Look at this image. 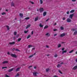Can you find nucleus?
Here are the masks:
<instances>
[{
  "label": "nucleus",
  "instance_id": "30",
  "mask_svg": "<svg viewBox=\"0 0 77 77\" xmlns=\"http://www.w3.org/2000/svg\"><path fill=\"white\" fill-rule=\"evenodd\" d=\"M73 51H74V50H72L71 51H70L69 52V53H72V52H73Z\"/></svg>",
  "mask_w": 77,
  "mask_h": 77
},
{
  "label": "nucleus",
  "instance_id": "56",
  "mask_svg": "<svg viewBox=\"0 0 77 77\" xmlns=\"http://www.w3.org/2000/svg\"><path fill=\"white\" fill-rule=\"evenodd\" d=\"M60 64H61V65H62V64H63V62H62Z\"/></svg>",
  "mask_w": 77,
  "mask_h": 77
},
{
  "label": "nucleus",
  "instance_id": "38",
  "mask_svg": "<svg viewBox=\"0 0 77 77\" xmlns=\"http://www.w3.org/2000/svg\"><path fill=\"white\" fill-rule=\"evenodd\" d=\"M77 31H75L74 32V35H76V34H77Z\"/></svg>",
  "mask_w": 77,
  "mask_h": 77
},
{
  "label": "nucleus",
  "instance_id": "5",
  "mask_svg": "<svg viewBox=\"0 0 77 77\" xmlns=\"http://www.w3.org/2000/svg\"><path fill=\"white\" fill-rule=\"evenodd\" d=\"M73 16H74V14H70L69 16V18L72 19V17H73Z\"/></svg>",
  "mask_w": 77,
  "mask_h": 77
},
{
  "label": "nucleus",
  "instance_id": "59",
  "mask_svg": "<svg viewBox=\"0 0 77 77\" xmlns=\"http://www.w3.org/2000/svg\"><path fill=\"white\" fill-rule=\"evenodd\" d=\"M54 77H58V76L55 75L54 76Z\"/></svg>",
  "mask_w": 77,
  "mask_h": 77
},
{
  "label": "nucleus",
  "instance_id": "14",
  "mask_svg": "<svg viewBox=\"0 0 77 77\" xmlns=\"http://www.w3.org/2000/svg\"><path fill=\"white\" fill-rule=\"evenodd\" d=\"M47 14V12H44L43 14V16L44 17Z\"/></svg>",
  "mask_w": 77,
  "mask_h": 77
},
{
  "label": "nucleus",
  "instance_id": "20",
  "mask_svg": "<svg viewBox=\"0 0 77 77\" xmlns=\"http://www.w3.org/2000/svg\"><path fill=\"white\" fill-rule=\"evenodd\" d=\"M74 10H72L70 11V13H73V12H75Z\"/></svg>",
  "mask_w": 77,
  "mask_h": 77
},
{
  "label": "nucleus",
  "instance_id": "34",
  "mask_svg": "<svg viewBox=\"0 0 77 77\" xmlns=\"http://www.w3.org/2000/svg\"><path fill=\"white\" fill-rule=\"evenodd\" d=\"M2 15H5L6 14V13L5 12H3L2 13Z\"/></svg>",
  "mask_w": 77,
  "mask_h": 77
},
{
  "label": "nucleus",
  "instance_id": "33",
  "mask_svg": "<svg viewBox=\"0 0 77 77\" xmlns=\"http://www.w3.org/2000/svg\"><path fill=\"white\" fill-rule=\"evenodd\" d=\"M25 19V20H29V19H30V18L29 17H26Z\"/></svg>",
  "mask_w": 77,
  "mask_h": 77
},
{
  "label": "nucleus",
  "instance_id": "22",
  "mask_svg": "<svg viewBox=\"0 0 77 77\" xmlns=\"http://www.w3.org/2000/svg\"><path fill=\"white\" fill-rule=\"evenodd\" d=\"M31 36L30 35H28V36H27L26 37L27 39H29V38H30Z\"/></svg>",
  "mask_w": 77,
  "mask_h": 77
},
{
  "label": "nucleus",
  "instance_id": "21",
  "mask_svg": "<svg viewBox=\"0 0 77 77\" xmlns=\"http://www.w3.org/2000/svg\"><path fill=\"white\" fill-rule=\"evenodd\" d=\"M60 29L61 30H63V29H64V28H63V27L62 26H61Z\"/></svg>",
  "mask_w": 77,
  "mask_h": 77
},
{
  "label": "nucleus",
  "instance_id": "4",
  "mask_svg": "<svg viewBox=\"0 0 77 77\" xmlns=\"http://www.w3.org/2000/svg\"><path fill=\"white\" fill-rule=\"evenodd\" d=\"M66 21L68 23H70V22H71V19H70L68 18L67 19V20H66Z\"/></svg>",
  "mask_w": 77,
  "mask_h": 77
},
{
  "label": "nucleus",
  "instance_id": "42",
  "mask_svg": "<svg viewBox=\"0 0 77 77\" xmlns=\"http://www.w3.org/2000/svg\"><path fill=\"white\" fill-rule=\"evenodd\" d=\"M5 68H7V67H2V69H4Z\"/></svg>",
  "mask_w": 77,
  "mask_h": 77
},
{
  "label": "nucleus",
  "instance_id": "23",
  "mask_svg": "<svg viewBox=\"0 0 77 77\" xmlns=\"http://www.w3.org/2000/svg\"><path fill=\"white\" fill-rule=\"evenodd\" d=\"M60 66H61L60 64H58L57 66V68H59V67H60Z\"/></svg>",
  "mask_w": 77,
  "mask_h": 77
},
{
  "label": "nucleus",
  "instance_id": "37",
  "mask_svg": "<svg viewBox=\"0 0 77 77\" xmlns=\"http://www.w3.org/2000/svg\"><path fill=\"white\" fill-rule=\"evenodd\" d=\"M39 11L40 13H42V12L44 11V10H40Z\"/></svg>",
  "mask_w": 77,
  "mask_h": 77
},
{
  "label": "nucleus",
  "instance_id": "26",
  "mask_svg": "<svg viewBox=\"0 0 77 77\" xmlns=\"http://www.w3.org/2000/svg\"><path fill=\"white\" fill-rule=\"evenodd\" d=\"M15 51H20L19 50H18V49H15Z\"/></svg>",
  "mask_w": 77,
  "mask_h": 77
},
{
  "label": "nucleus",
  "instance_id": "15",
  "mask_svg": "<svg viewBox=\"0 0 77 77\" xmlns=\"http://www.w3.org/2000/svg\"><path fill=\"white\" fill-rule=\"evenodd\" d=\"M30 27V24H29L28 25H27L26 27V29H28V28H29V27Z\"/></svg>",
  "mask_w": 77,
  "mask_h": 77
},
{
  "label": "nucleus",
  "instance_id": "18",
  "mask_svg": "<svg viewBox=\"0 0 77 77\" xmlns=\"http://www.w3.org/2000/svg\"><path fill=\"white\" fill-rule=\"evenodd\" d=\"M6 27H7V29L8 30H9L10 28H9V26H6Z\"/></svg>",
  "mask_w": 77,
  "mask_h": 77
},
{
  "label": "nucleus",
  "instance_id": "64",
  "mask_svg": "<svg viewBox=\"0 0 77 77\" xmlns=\"http://www.w3.org/2000/svg\"><path fill=\"white\" fill-rule=\"evenodd\" d=\"M76 62H77V59H76Z\"/></svg>",
  "mask_w": 77,
  "mask_h": 77
},
{
  "label": "nucleus",
  "instance_id": "55",
  "mask_svg": "<svg viewBox=\"0 0 77 77\" xmlns=\"http://www.w3.org/2000/svg\"><path fill=\"white\" fill-rule=\"evenodd\" d=\"M46 48H49V46L48 45H46Z\"/></svg>",
  "mask_w": 77,
  "mask_h": 77
},
{
  "label": "nucleus",
  "instance_id": "16",
  "mask_svg": "<svg viewBox=\"0 0 77 77\" xmlns=\"http://www.w3.org/2000/svg\"><path fill=\"white\" fill-rule=\"evenodd\" d=\"M19 15L21 18H23V14L20 13Z\"/></svg>",
  "mask_w": 77,
  "mask_h": 77
},
{
  "label": "nucleus",
  "instance_id": "35",
  "mask_svg": "<svg viewBox=\"0 0 77 77\" xmlns=\"http://www.w3.org/2000/svg\"><path fill=\"white\" fill-rule=\"evenodd\" d=\"M49 70H50V69H46V72H48V71Z\"/></svg>",
  "mask_w": 77,
  "mask_h": 77
},
{
  "label": "nucleus",
  "instance_id": "31",
  "mask_svg": "<svg viewBox=\"0 0 77 77\" xmlns=\"http://www.w3.org/2000/svg\"><path fill=\"white\" fill-rule=\"evenodd\" d=\"M45 35H46V36H47V35H48V36H50V34H49V33H48Z\"/></svg>",
  "mask_w": 77,
  "mask_h": 77
},
{
  "label": "nucleus",
  "instance_id": "61",
  "mask_svg": "<svg viewBox=\"0 0 77 77\" xmlns=\"http://www.w3.org/2000/svg\"><path fill=\"white\" fill-rule=\"evenodd\" d=\"M56 24H57V23H55L54 24V25L55 26H56Z\"/></svg>",
  "mask_w": 77,
  "mask_h": 77
},
{
  "label": "nucleus",
  "instance_id": "9",
  "mask_svg": "<svg viewBox=\"0 0 77 77\" xmlns=\"http://www.w3.org/2000/svg\"><path fill=\"white\" fill-rule=\"evenodd\" d=\"M38 74V73L37 72H34L33 73V74L35 75V76H36L37 75L36 74Z\"/></svg>",
  "mask_w": 77,
  "mask_h": 77
},
{
  "label": "nucleus",
  "instance_id": "41",
  "mask_svg": "<svg viewBox=\"0 0 77 77\" xmlns=\"http://www.w3.org/2000/svg\"><path fill=\"white\" fill-rule=\"evenodd\" d=\"M48 20H50V18H48V19H47V20H46L45 21H46V22H47V21H48Z\"/></svg>",
  "mask_w": 77,
  "mask_h": 77
},
{
  "label": "nucleus",
  "instance_id": "11",
  "mask_svg": "<svg viewBox=\"0 0 77 77\" xmlns=\"http://www.w3.org/2000/svg\"><path fill=\"white\" fill-rule=\"evenodd\" d=\"M8 63V61H5L4 62H3L2 63L4 64L5 63Z\"/></svg>",
  "mask_w": 77,
  "mask_h": 77
},
{
  "label": "nucleus",
  "instance_id": "40",
  "mask_svg": "<svg viewBox=\"0 0 77 77\" xmlns=\"http://www.w3.org/2000/svg\"><path fill=\"white\" fill-rule=\"evenodd\" d=\"M32 45H28V47L29 48H31V47H32Z\"/></svg>",
  "mask_w": 77,
  "mask_h": 77
},
{
  "label": "nucleus",
  "instance_id": "58",
  "mask_svg": "<svg viewBox=\"0 0 77 77\" xmlns=\"http://www.w3.org/2000/svg\"><path fill=\"white\" fill-rule=\"evenodd\" d=\"M8 55H10V53L9 52H8Z\"/></svg>",
  "mask_w": 77,
  "mask_h": 77
},
{
  "label": "nucleus",
  "instance_id": "1",
  "mask_svg": "<svg viewBox=\"0 0 77 77\" xmlns=\"http://www.w3.org/2000/svg\"><path fill=\"white\" fill-rule=\"evenodd\" d=\"M65 35H66V33H64L61 34L60 35V37H63V36H65Z\"/></svg>",
  "mask_w": 77,
  "mask_h": 77
},
{
  "label": "nucleus",
  "instance_id": "53",
  "mask_svg": "<svg viewBox=\"0 0 77 77\" xmlns=\"http://www.w3.org/2000/svg\"><path fill=\"white\" fill-rule=\"evenodd\" d=\"M31 35H33V31H32L31 32Z\"/></svg>",
  "mask_w": 77,
  "mask_h": 77
},
{
  "label": "nucleus",
  "instance_id": "51",
  "mask_svg": "<svg viewBox=\"0 0 77 77\" xmlns=\"http://www.w3.org/2000/svg\"><path fill=\"white\" fill-rule=\"evenodd\" d=\"M32 67V66H29L28 68H30Z\"/></svg>",
  "mask_w": 77,
  "mask_h": 77
},
{
  "label": "nucleus",
  "instance_id": "48",
  "mask_svg": "<svg viewBox=\"0 0 77 77\" xmlns=\"http://www.w3.org/2000/svg\"><path fill=\"white\" fill-rule=\"evenodd\" d=\"M64 50H65V48H63L62 49V51H64Z\"/></svg>",
  "mask_w": 77,
  "mask_h": 77
},
{
  "label": "nucleus",
  "instance_id": "39",
  "mask_svg": "<svg viewBox=\"0 0 77 77\" xmlns=\"http://www.w3.org/2000/svg\"><path fill=\"white\" fill-rule=\"evenodd\" d=\"M59 72L60 73V74H63L62 73V72H61V71H60V70H59Z\"/></svg>",
  "mask_w": 77,
  "mask_h": 77
},
{
  "label": "nucleus",
  "instance_id": "13",
  "mask_svg": "<svg viewBox=\"0 0 77 77\" xmlns=\"http://www.w3.org/2000/svg\"><path fill=\"white\" fill-rule=\"evenodd\" d=\"M77 68V66H76L72 68V69H74V70L76 69Z\"/></svg>",
  "mask_w": 77,
  "mask_h": 77
},
{
  "label": "nucleus",
  "instance_id": "52",
  "mask_svg": "<svg viewBox=\"0 0 77 77\" xmlns=\"http://www.w3.org/2000/svg\"><path fill=\"white\" fill-rule=\"evenodd\" d=\"M57 36V34H55L54 35V36Z\"/></svg>",
  "mask_w": 77,
  "mask_h": 77
},
{
  "label": "nucleus",
  "instance_id": "43",
  "mask_svg": "<svg viewBox=\"0 0 77 77\" xmlns=\"http://www.w3.org/2000/svg\"><path fill=\"white\" fill-rule=\"evenodd\" d=\"M39 10H44V8H40Z\"/></svg>",
  "mask_w": 77,
  "mask_h": 77
},
{
  "label": "nucleus",
  "instance_id": "29",
  "mask_svg": "<svg viewBox=\"0 0 77 77\" xmlns=\"http://www.w3.org/2000/svg\"><path fill=\"white\" fill-rule=\"evenodd\" d=\"M40 4H42L43 3V2L42 1V0H40Z\"/></svg>",
  "mask_w": 77,
  "mask_h": 77
},
{
  "label": "nucleus",
  "instance_id": "50",
  "mask_svg": "<svg viewBox=\"0 0 77 77\" xmlns=\"http://www.w3.org/2000/svg\"><path fill=\"white\" fill-rule=\"evenodd\" d=\"M66 19V18L65 17H63V20H65Z\"/></svg>",
  "mask_w": 77,
  "mask_h": 77
},
{
  "label": "nucleus",
  "instance_id": "36",
  "mask_svg": "<svg viewBox=\"0 0 77 77\" xmlns=\"http://www.w3.org/2000/svg\"><path fill=\"white\" fill-rule=\"evenodd\" d=\"M21 38H19V39H18V42H20V41H21Z\"/></svg>",
  "mask_w": 77,
  "mask_h": 77
},
{
  "label": "nucleus",
  "instance_id": "54",
  "mask_svg": "<svg viewBox=\"0 0 77 77\" xmlns=\"http://www.w3.org/2000/svg\"><path fill=\"white\" fill-rule=\"evenodd\" d=\"M57 30V29H54V32H55V31H56Z\"/></svg>",
  "mask_w": 77,
  "mask_h": 77
},
{
  "label": "nucleus",
  "instance_id": "2",
  "mask_svg": "<svg viewBox=\"0 0 77 77\" xmlns=\"http://www.w3.org/2000/svg\"><path fill=\"white\" fill-rule=\"evenodd\" d=\"M11 56L13 57H15V58H17V55L15 54H11Z\"/></svg>",
  "mask_w": 77,
  "mask_h": 77
},
{
  "label": "nucleus",
  "instance_id": "62",
  "mask_svg": "<svg viewBox=\"0 0 77 77\" xmlns=\"http://www.w3.org/2000/svg\"><path fill=\"white\" fill-rule=\"evenodd\" d=\"M35 48H32V50H35Z\"/></svg>",
  "mask_w": 77,
  "mask_h": 77
},
{
  "label": "nucleus",
  "instance_id": "7",
  "mask_svg": "<svg viewBox=\"0 0 77 77\" xmlns=\"http://www.w3.org/2000/svg\"><path fill=\"white\" fill-rule=\"evenodd\" d=\"M35 54H36V53H34V54H33L32 55H31L29 56V58H32V57L33 56H34V55H35Z\"/></svg>",
  "mask_w": 77,
  "mask_h": 77
},
{
  "label": "nucleus",
  "instance_id": "47",
  "mask_svg": "<svg viewBox=\"0 0 77 77\" xmlns=\"http://www.w3.org/2000/svg\"><path fill=\"white\" fill-rule=\"evenodd\" d=\"M72 2H74L76 1V0H72Z\"/></svg>",
  "mask_w": 77,
  "mask_h": 77
},
{
  "label": "nucleus",
  "instance_id": "8",
  "mask_svg": "<svg viewBox=\"0 0 77 77\" xmlns=\"http://www.w3.org/2000/svg\"><path fill=\"white\" fill-rule=\"evenodd\" d=\"M38 19H39V17L38 16H37L36 18H35V21H36L37 20H38Z\"/></svg>",
  "mask_w": 77,
  "mask_h": 77
},
{
  "label": "nucleus",
  "instance_id": "3",
  "mask_svg": "<svg viewBox=\"0 0 77 77\" xmlns=\"http://www.w3.org/2000/svg\"><path fill=\"white\" fill-rule=\"evenodd\" d=\"M11 7H12V6L14 7L15 6V3H14L13 2H11Z\"/></svg>",
  "mask_w": 77,
  "mask_h": 77
},
{
  "label": "nucleus",
  "instance_id": "19",
  "mask_svg": "<svg viewBox=\"0 0 77 77\" xmlns=\"http://www.w3.org/2000/svg\"><path fill=\"white\" fill-rule=\"evenodd\" d=\"M48 27V26L47 25H46L44 27V29H47Z\"/></svg>",
  "mask_w": 77,
  "mask_h": 77
},
{
  "label": "nucleus",
  "instance_id": "60",
  "mask_svg": "<svg viewBox=\"0 0 77 77\" xmlns=\"http://www.w3.org/2000/svg\"><path fill=\"white\" fill-rule=\"evenodd\" d=\"M34 69H36V67L34 66Z\"/></svg>",
  "mask_w": 77,
  "mask_h": 77
},
{
  "label": "nucleus",
  "instance_id": "57",
  "mask_svg": "<svg viewBox=\"0 0 77 77\" xmlns=\"http://www.w3.org/2000/svg\"><path fill=\"white\" fill-rule=\"evenodd\" d=\"M66 14H69V11H67L66 12Z\"/></svg>",
  "mask_w": 77,
  "mask_h": 77
},
{
  "label": "nucleus",
  "instance_id": "6",
  "mask_svg": "<svg viewBox=\"0 0 77 77\" xmlns=\"http://www.w3.org/2000/svg\"><path fill=\"white\" fill-rule=\"evenodd\" d=\"M15 44V42H10L9 43V44H10V45H14Z\"/></svg>",
  "mask_w": 77,
  "mask_h": 77
},
{
  "label": "nucleus",
  "instance_id": "27",
  "mask_svg": "<svg viewBox=\"0 0 77 77\" xmlns=\"http://www.w3.org/2000/svg\"><path fill=\"white\" fill-rule=\"evenodd\" d=\"M61 47V45L60 44H59L58 46V48H59L60 47Z\"/></svg>",
  "mask_w": 77,
  "mask_h": 77
},
{
  "label": "nucleus",
  "instance_id": "25",
  "mask_svg": "<svg viewBox=\"0 0 77 77\" xmlns=\"http://www.w3.org/2000/svg\"><path fill=\"white\" fill-rule=\"evenodd\" d=\"M17 32H14V35L15 36V35H17Z\"/></svg>",
  "mask_w": 77,
  "mask_h": 77
},
{
  "label": "nucleus",
  "instance_id": "10",
  "mask_svg": "<svg viewBox=\"0 0 77 77\" xmlns=\"http://www.w3.org/2000/svg\"><path fill=\"white\" fill-rule=\"evenodd\" d=\"M13 70H14V69L12 68V69H9L8 70V71L9 72H11V71H13Z\"/></svg>",
  "mask_w": 77,
  "mask_h": 77
},
{
  "label": "nucleus",
  "instance_id": "49",
  "mask_svg": "<svg viewBox=\"0 0 77 77\" xmlns=\"http://www.w3.org/2000/svg\"><path fill=\"white\" fill-rule=\"evenodd\" d=\"M30 2H31V3H32V5H33V4H34V2H33L30 1Z\"/></svg>",
  "mask_w": 77,
  "mask_h": 77
},
{
  "label": "nucleus",
  "instance_id": "28",
  "mask_svg": "<svg viewBox=\"0 0 77 77\" xmlns=\"http://www.w3.org/2000/svg\"><path fill=\"white\" fill-rule=\"evenodd\" d=\"M20 75V74L18 73H17L16 75L15 76V77H17V76H19Z\"/></svg>",
  "mask_w": 77,
  "mask_h": 77
},
{
  "label": "nucleus",
  "instance_id": "44",
  "mask_svg": "<svg viewBox=\"0 0 77 77\" xmlns=\"http://www.w3.org/2000/svg\"><path fill=\"white\" fill-rule=\"evenodd\" d=\"M54 57H57V54H56L54 55Z\"/></svg>",
  "mask_w": 77,
  "mask_h": 77
},
{
  "label": "nucleus",
  "instance_id": "32",
  "mask_svg": "<svg viewBox=\"0 0 77 77\" xmlns=\"http://www.w3.org/2000/svg\"><path fill=\"white\" fill-rule=\"evenodd\" d=\"M29 32V31L28 30H27V31H24V33H27V32Z\"/></svg>",
  "mask_w": 77,
  "mask_h": 77
},
{
  "label": "nucleus",
  "instance_id": "45",
  "mask_svg": "<svg viewBox=\"0 0 77 77\" xmlns=\"http://www.w3.org/2000/svg\"><path fill=\"white\" fill-rule=\"evenodd\" d=\"M17 38H18L19 37V35L18 34L16 35Z\"/></svg>",
  "mask_w": 77,
  "mask_h": 77
},
{
  "label": "nucleus",
  "instance_id": "17",
  "mask_svg": "<svg viewBox=\"0 0 77 77\" xmlns=\"http://www.w3.org/2000/svg\"><path fill=\"white\" fill-rule=\"evenodd\" d=\"M66 51H66V50L64 51H62V54H63L64 53H66Z\"/></svg>",
  "mask_w": 77,
  "mask_h": 77
},
{
  "label": "nucleus",
  "instance_id": "12",
  "mask_svg": "<svg viewBox=\"0 0 77 77\" xmlns=\"http://www.w3.org/2000/svg\"><path fill=\"white\" fill-rule=\"evenodd\" d=\"M20 68H20V67L17 68L16 70V72H17V71H20Z\"/></svg>",
  "mask_w": 77,
  "mask_h": 77
},
{
  "label": "nucleus",
  "instance_id": "24",
  "mask_svg": "<svg viewBox=\"0 0 77 77\" xmlns=\"http://www.w3.org/2000/svg\"><path fill=\"white\" fill-rule=\"evenodd\" d=\"M39 26L40 27H42L43 26V25H42V24L41 23H40L39 25Z\"/></svg>",
  "mask_w": 77,
  "mask_h": 77
},
{
  "label": "nucleus",
  "instance_id": "46",
  "mask_svg": "<svg viewBox=\"0 0 77 77\" xmlns=\"http://www.w3.org/2000/svg\"><path fill=\"white\" fill-rule=\"evenodd\" d=\"M9 76L7 75H5V77H9Z\"/></svg>",
  "mask_w": 77,
  "mask_h": 77
},
{
  "label": "nucleus",
  "instance_id": "63",
  "mask_svg": "<svg viewBox=\"0 0 77 77\" xmlns=\"http://www.w3.org/2000/svg\"><path fill=\"white\" fill-rule=\"evenodd\" d=\"M12 50H13V51H14V50H15V48H14L13 49H12Z\"/></svg>",
  "mask_w": 77,
  "mask_h": 77
}]
</instances>
